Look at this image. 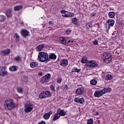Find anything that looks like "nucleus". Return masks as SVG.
<instances>
[{
  "label": "nucleus",
  "instance_id": "1",
  "mask_svg": "<svg viewBox=\"0 0 124 124\" xmlns=\"http://www.w3.org/2000/svg\"><path fill=\"white\" fill-rule=\"evenodd\" d=\"M15 106H16L15 103L12 99H9L4 101V107L6 109L12 110L14 108H15Z\"/></svg>",
  "mask_w": 124,
  "mask_h": 124
},
{
  "label": "nucleus",
  "instance_id": "2",
  "mask_svg": "<svg viewBox=\"0 0 124 124\" xmlns=\"http://www.w3.org/2000/svg\"><path fill=\"white\" fill-rule=\"evenodd\" d=\"M48 53L44 52H40L39 53L37 60L41 62H48Z\"/></svg>",
  "mask_w": 124,
  "mask_h": 124
},
{
  "label": "nucleus",
  "instance_id": "3",
  "mask_svg": "<svg viewBox=\"0 0 124 124\" xmlns=\"http://www.w3.org/2000/svg\"><path fill=\"white\" fill-rule=\"evenodd\" d=\"M103 60L106 63H109L112 61V56L110 53H104L103 55Z\"/></svg>",
  "mask_w": 124,
  "mask_h": 124
},
{
  "label": "nucleus",
  "instance_id": "4",
  "mask_svg": "<svg viewBox=\"0 0 124 124\" xmlns=\"http://www.w3.org/2000/svg\"><path fill=\"white\" fill-rule=\"evenodd\" d=\"M97 63L95 61H88L87 64H85V66L89 67V68H93L94 67H97Z\"/></svg>",
  "mask_w": 124,
  "mask_h": 124
},
{
  "label": "nucleus",
  "instance_id": "5",
  "mask_svg": "<svg viewBox=\"0 0 124 124\" xmlns=\"http://www.w3.org/2000/svg\"><path fill=\"white\" fill-rule=\"evenodd\" d=\"M52 96V94L49 91H43L40 93L39 95L40 98L44 99L46 97H50Z\"/></svg>",
  "mask_w": 124,
  "mask_h": 124
},
{
  "label": "nucleus",
  "instance_id": "6",
  "mask_svg": "<svg viewBox=\"0 0 124 124\" xmlns=\"http://www.w3.org/2000/svg\"><path fill=\"white\" fill-rule=\"evenodd\" d=\"M50 78H51V74H47L41 78L40 82L42 84H45L48 82V80H50Z\"/></svg>",
  "mask_w": 124,
  "mask_h": 124
},
{
  "label": "nucleus",
  "instance_id": "7",
  "mask_svg": "<svg viewBox=\"0 0 124 124\" xmlns=\"http://www.w3.org/2000/svg\"><path fill=\"white\" fill-rule=\"evenodd\" d=\"M114 24H115V21L113 19H109L107 21L106 25V26H108V29L107 26L106 27L107 32H108V31H109V30H110V27H113V26H114Z\"/></svg>",
  "mask_w": 124,
  "mask_h": 124
},
{
  "label": "nucleus",
  "instance_id": "8",
  "mask_svg": "<svg viewBox=\"0 0 124 124\" xmlns=\"http://www.w3.org/2000/svg\"><path fill=\"white\" fill-rule=\"evenodd\" d=\"M5 69H6V67L3 66H0V76H2V77H3L4 75H6V74H7V72L5 71Z\"/></svg>",
  "mask_w": 124,
  "mask_h": 124
},
{
  "label": "nucleus",
  "instance_id": "9",
  "mask_svg": "<svg viewBox=\"0 0 124 124\" xmlns=\"http://www.w3.org/2000/svg\"><path fill=\"white\" fill-rule=\"evenodd\" d=\"M31 103L26 104L25 105L24 112L25 113H29V112H31Z\"/></svg>",
  "mask_w": 124,
  "mask_h": 124
},
{
  "label": "nucleus",
  "instance_id": "10",
  "mask_svg": "<svg viewBox=\"0 0 124 124\" xmlns=\"http://www.w3.org/2000/svg\"><path fill=\"white\" fill-rule=\"evenodd\" d=\"M75 102L76 103H80V104H84L85 103V99L83 98H79V97H76L74 99Z\"/></svg>",
  "mask_w": 124,
  "mask_h": 124
},
{
  "label": "nucleus",
  "instance_id": "11",
  "mask_svg": "<svg viewBox=\"0 0 124 124\" xmlns=\"http://www.w3.org/2000/svg\"><path fill=\"white\" fill-rule=\"evenodd\" d=\"M5 14L7 18H10V17H12V9L11 8L7 9L5 12Z\"/></svg>",
  "mask_w": 124,
  "mask_h": 124
},
{
  "label": "nucleus",
  "instance_id": "12",
  "mask_svg": "<svg viewBox=\"0 0 124 124\" xmlns=\"http://www.w3.org/2000/svg\"><path fill=\"white\" fill-rule=\"evenodd\" d=\"M57 59V55L55 53H50L48 57L47 62L50 61L51 60L55 61Z\"/></svg>",
  "mask_w": 124,
  "mask_h": 124
},
{
  "label": "nucleus",
  "instance_id": "13",
  "mask_svg": "<svg viewBox=\"0 0 124 124\" xmlns=\"http://www.w3.org/2000/svg\"><path fill=\"white\" fill-rule=\"evenodd\" d=\"M60 64L61 66H67L68 64V60L66 59H63L60 62Z\"/></svg>",
  "mask_w": 124,
  "mask_h": 124
},
{
  "label": "nucleus",
  "instance_id": "14",
  "mask_svg": "<svg viewBox=\"0 0 124 124\" xmlns=\"http://www.w3.org/2000/svg\"><path fill=\"white\" fill-rule=\"evenodd\" d=\"M20 32L22 36H23V37H27V36H29L30 35L29 34V31L25 29H22Z\"/></svg>",
  "mask_w": 124,
  "mask_h": 124
},
{
  "label": "nucleus",
  "instance_id": "15",
  "mask_svg": "<svg viewBox=\"0 0 124 124\" xmlns=\"http://www.w3.org/2000/svg\"><path fill=\"white\" fill-rule=\"evenodd\" d=\"M10 52H11L10 48H6V49L1 51L0 54L2 56H6L7 55H9Z\"/></svg>",
  "mask_w": 124,
  "mask_h": 124
},
{
  "label": "nucleus",
  "instance_id": "16",
  "mask_svg": "<svg viewBox=\"0 0 124 124\" xmlns=\"http://www.w3.org/2000/svg\"><path fill=\"white\" fill-rule=\"evenodd\" d=\"M52 114H53V112L52 111H49L47 113H45L43 115L44 119H45V120H49L50 116H51Z\"/></svg>",
  "mask_w": 124,
  "mask_h": 124
},
{
  "label": "nucleus",
  "instance_id": "17",
  "mask_svg": "<svg viewBox=\"0 0 124 124\" xmlns=\"http://www.w3.org/2000/svg\"><path fill=\"white\" fill-rule=\"evenodd\" d=\"M57 113H58V114H59V115H60V117H61V116H65V115H66V112L64 111V110L63 109H61L60 108H59L57 110Z\"/></svg>",
  "mask_w": 124,
  "mask_h": 124
},
{
  "label": "nucleus",
  "instance_id": "18",
  "mask_svg": "<svg viewBox=\"0 0 124 124\" xmlns=\"http://www.w3.org/2000/svg\"><path fill=\"white\" fill-rule=\"evenodd\" d=\"M101 91L103 94H105V93H110L111 91H112V89L110 88H105Z\"/></svg>",
  "mask_w": 124,
  "mask_h": 124
},
{
  "label": "nucleus",
  "instance_id": "19",
  "mask_svg": "<svg viewBox=\"0 0 124 124\" xmlns=\"http://www.w3.org/2000/svg\"><path fill=\"white\" fill-rule=\"evenodd\" d=\"M102 95H103V94L102 93L101 90L96 91L94 93L95 97H100Z\"/></svg>",
  "mask_w": 124,
  "mask_h": 124
},
{
  "label": "nucleus",
  "instance_id": "20",
  "mask_svg": "<svg viewBox=\"0 0 124 124\" xmlns=\"http://www.w3.org/2000/svg\"><path fill=\"white\" fill-rule=\"evenodd\" d=\"M85 91V89L83 87H81L79 88H78L76 90V93L77 94H82L83 93H84V91Z\"/></svg>",
  "mask_w": 124,
  "mask_h": 124
},
{
  "label": "nucleus",
  "instance_id": "21",
  "mask_svg": "<svg viewBox=\"0 0 124 124\" xmlns=\"http://www.w3.org/2000/svg\"><path fill=\"white\" fill-rule=\"evenodd\" d=\"M44 47H45V45H39L36 48V51H37L38 52H40V51H42V50H43Z\"/></svg>",
  "mask_w": 124,
  "mask_h": 124
},
{
  "label": "nucleus",
  "instance_id": "22",
  "mask_svg": "<svg viewBox=\"0 0 124 124\" xmlns=\"http://www.w3.org/2000/svg\"><path fill=\"white\" fill-rule=\"evenodd\" d=\"M22 8H23V6L21 5H17L14 7V10L15 11H19V10H20Z\"/></svg>",
  "mask_w": 124,
  "mask_h": 124
},
{
  "label": "nucleus",
  "instance_id": "23",
  "mask_svg": "<svg viewBox=\"0 0 124 124\" xmlns=\"http://www.w3.org/2000/svg\"><path fill=\"white\" fill-rule=\"evenodd\" d=\"M72 23L74 24V25H76V26H78V19L76 17L73 18L71 19Z\"/></svg>",
  "mask_w": 124,
  "mask_h": 124
},
{
  "label": "nucleus",
  "instance_id": "24",
  "mask_svg": "<svg viewBox=\"0 0 124 124\" xmlns=\"http://www.w3.org/2000/svg\"><path fill=\"white\" fill-rule=\"evenodd\" d=\"M88 62H89V61H88V58H87V57H83L81 59L82 63H86V64H87V63Z\"/></svg>",
  "mask_w": 124,
  "mask_h": 124
},
{
  "label": "nucleus",
  "instance_id": "25",
  "mask_svg": "<svg viewBox=\"0 0 124 124\" xmlns=\"http://www.w3.org/2000/svg\"><path fill=\"white\" fill-rule=\"evenodd\" d=\"M60 117L61 116H60V115L57 112V113L54 114V117L53 118V121L55 122V121H57V120H59Z\"/></svg>",
  "mask_w": 124,
  "mask_h": 124
},
{
  "label": "nucleus",
  "instance_id": "26",
  "mask_svg": "<svg viewBox=\"0 0 124 124\" xmlns=\"http://www.w3.org/2000/svg\"><path fill=\"white\" fill-rule=\"evenodd\" d=\"M14 38H16V42H19L20 40V36L18 35V33H14Z\"/></svg>",
  "mask_w": 124,
  "mask_h": 124
},
{
  "label": "nucleus",
  "instance_id": "27",
  "mask_svg": "<svg viewBox=\"0 0 124 124\" xmlns=\"http://www.w3.org/2000/svg\"><path fill=\"white\" fill-rule=\"evenodd\" d=\"M115 15V12H109L108 13V16L109 18H114Z\"/></svg>",
  "mask_w": 124,
  "mask_h": 124
},
{
  "label": "nucleus",
  "instance_id": "28",
  "mask_svg": "<svg viewBox=\"0 0 124 124\" xmlns=\"http://www.w3.org/2000/svg\"><path fill=\"white\" fill-rule=\"evenodd\" d=\"M80 71H81V69H78V68H76V67H74L71 71V72H73V73H74V72H77V73H79V72H80Z\"/></svg>",
  "mask_w": 124,
  "mask_h": 124
},
{
  "label": "nucleus",
  "instance_id": "29",
  "mask_svg": "<svg viewBox=\"0 0 124 124\" xmlns=\"http://www.w3.org/2000/svg\"><path fill=\"white\" fill-rule=\"evenodd\" d=\"M90 83L93 86H95V85L97 84V80H96V79H93L91 80Z\"/></svg>",
  "mask_w": 124,
  "mask_h": 124
},
{
  "label": "nucleus",
  "instance_id": "30",
  "mask_svg": "<svg viewBox=\"0 0 124 124\" xmlns=\"http://www.w3.org/2000/svg\"><path fill=\"white\" fill-rule=\"evenodd\" d=\"M60 40L62 44H63V45H65L66 44V41L65 38H60Z\"/></svg>",
  "mask_w": 124,
  "mask_h": 124
},
{
  "label": "nucleus",
  "instance_id": "31",
  "mask_svg": "<svg viewBox=\"0 0 124 124\" xmlns=\"http://www.w3.org/2000/svg\"><path fill=\"white\" fill-rule=\"evenodd\" d=\"M9 70L10 71H16L17 70V67L16 66H12L9 67Z\"/></svg>",
  "mask_w": 124,
  "mask_h": 124
},
{
  "label": "nucleus",
  "instance_id": "32",
  "mask_svg": "<svg viewBox=\"0 0 124 124\" xmlns=\"http://www.w3.org/2000/svg\"><path fill=\"white\" fill-rule=\"evenodd\" d=\"M38 65V62H31V68H34V67H36Z\"/></svg>",
  "mask_w": 124,
  "mask_h": 124
},
{
  "label": "nucleus",
  "instance_id": "33",
  "mask_svg": "<svg viewBox=\"0 0 124 124\" xmlns=\"http://www.w3.org/2000/svg\"><path fill=\"white\" fill-rule=\"evenodd\" d=\"M6 19V17L3 15L0 16V22H3Z\"/></svg>",
  "mask_w": 124,
  "mask_h": 124
},
{
  "label": "nucleus",
  "instance_id": "34",
  "mask_svg": "<svg viewBox=\"0 0 124 124\" xmlns=\"http://www.w3.org/2000/svg\"><path fill=\"white\" fill-rule=\"evenodd\" d=\"M86 28L87 30H90V29H92L93 28V25L92 24V23H88L87 24H86Z\"/></svg>",
  "mask_w": 124,
  "mask_h": 124
},
{
  "label": "nucleus",
  "instance_id": "35",
  "mask_svg": "<svg viewBox=\"0 0 124 124\" xmlns=\"http://www.w3.org/2000/svg\"><path fill=\"white\" fill-rule=\"evenodd\" d=\"M111 79H113V76L110 74H108L106 76V79L107 80H111Z\"/></svg>",
  "mask_w": 124,
  "mask_h": 124
},
{
  "label": "nucleus",
  "instance_id": "36",
  "mask_svg": "<svg viewBox=\"0 0 124 124\" xmlns=\"http://www.w3.org/2000/svg\"><path fill=\"white\" fill-rule=\"evenodd\" d=\"M68 15L69 18H72V17H74L75 14L71 12H68Z\"/></svg>",
  "mask_w": 124,
  "mask_h": 124
},
{
  "label": "nucleus",
  "instance_id": "37",
  "mask_svg": "<svg viewBox=\"0 0 124 124\" xmlns=\"http://www.w3.org/2000/svg\"><path fill=\"white\" fill-rule=\"evenodd\" d=\"M14 60L16 62H19L21 60V57L19 56H16L14 58Z\"/></svg>",
  "mask_w": 124,
  "mask_h": 124
},
{
  "label": "nucleus",
  "instance_id": "38",
  "mask_svg": "<svg viewBox=\"0 0 124 124\" xmlns=\"http://www.w3.org/2000/svg\"><path fill=\"white\" fill-rule=\"evenodd\" d=\"M88 124H93V119H90L87 121Z\"/></svg>",
  "mask_w": 124,
  "mask_h": 124
},
{
  "label": "nucleus",
  "instance_id": "39",
  "mask_svg": "<svg viewBox=\"0 0 124 124\" xmlns=\"http://www.w3.org/2000/svg\"><path fill=\"white\" fill-rule=\"evenodd\" d=\"M17 93H23V90H22V88L20 87H18L17 88Z\"/></svg>",
  "mask_w": 124,
  "mask_h": 124
},
{
  "label": "nucleus",
  "instance_id": "40",
  "mask_svg": "<svg viewBox=\"0 0 124 124\" xmlns=\"http://www.w3.org/2000/svg\"><path fill=\"white\" fill-rule=\"evenodd\" d=\"M50 89L51 91L53 92V93H55V92H56V90H55V86H54V85H51L50 86Z\"/></svg>",
  "mask_w": 124,
  "mask_h": 124
},
{
  "label": "nucleus",
  "instance_id": "41",
  "mask_svg": "<svg viewBox=\"0 0 124 124\" xmlns=\"http://www.w3.org/2000/svg\"><path fill=\"white\" fill-rule=\"evenodd\" d=\"M62 78H59L57 79V82L59 84H61L62 83Z\"/></svg>",
  "mask_w": 124,
  "mask_h": 124
},
{
  "label": "nucleus",
  "instance_id": "42",
  "mask_svg": "<svg viewBox=\"0 0 124 124\" xmlns=\"http://www.w3.org/2000/svg\"><path fill=\"white\" fill-rule=\"evenodd\" d=\"M93 44L95 46H96V45H98V41H97V40H95L94 41H93Z\"/></svg>",
  "mask_w": 124,
  "mask_h": 124
},
{
  "label": "nucleus",
  "instance_id": "43",
  "mask_svg": "<svg viewBox=\"0 0 124 124\" xmlns=\"http://www.w3.org/2000/svg\"><path fill=\"white\" fill-rule=\"evenodd\" d=\"M71 29H67L66 30V32L67 33V34H69V33H70V32H71Z\"/></svg>",
  "mask_w": 124,
  "mask_h": 124
},
{
  "label": "nucleus",
  "instance_id": "44",
  "mask_svg": "<svg viewBox=\"0 0 124 124\" xmlns=\"http://www.w3.org/2000/svg\"><path fill=\"white\" fill-rule=\"evenodd\" d=\"M68 89H69L68 88V86H67V85H65V86L64 87V89L65 90V91H67V90H68Z\"/></svg>",
  "mask_w": 124,
  "mask_h": 124
},
{
  "label": "nucleus",
  "instance_id": "45",
  "mask_svg": "<svg viewBox=\"0 0 124 124\" xmlns=\"http://www.w3.org/2000/svg\"><path fill=\"white\" fill-rule=\"evenodd\" d=\"M65 12H66L63 10H62L61 11V13H62V14H65Z\"/></svg>",
  "mask_w": 124,
  "mask_h": 124
},
{
  "label": "nucleus",
  "instance_id": "46",
  "mask_svg": "<svg viewBox=\"0 0 124 124\" xmlns=\"http://www.w3.org/2000/svg\"><path fill=\"white\" fill-rule=\"evenodd\" d=\"M62 17H68V14H65V15H62Z\"/></svg>",
  "mask_w": 124,
  "mask_h": 124
},
{
  "label": "nucleus",
  "instance_id": "47",
  "mask_svg": "<svg viewBox=\"0 0 124 124\" xmlns=\"http://www.w3.org/2000/svg\"><path fill=\"white\" fill-rule=\"evenodd\" d=\"M49 25H51V26H53L55 25V24L54 23V22H53V21H49Z\"/></svg>",
  "mask_w": 124,
  "mask_h": 124
},
{
  "label": "nucleus",
  "instance_id": "48",
  "mask_svg": "<svg viewBox=\"0 0 124 124\" xmlns=\"http://www.w3.org/2000/svg\"><path fill=\"white\" fill-rule=\"evenodd\" d=\"M59 91H60V87H58L57 88H56V92L57 93H58L59 92Z\"/></svg>",
  "mask_w": 124,
  "mask_h": 124
},
{
  "label": "nucleus",
  "instance_id": "49",
  "mask_svg": "<svg viewBox=\"0 0 124 124\" xmlns=\"http://www.w3.org/2000/svg\"><path fill=\"white\" fill-rule=\"evenodd\" d=\"M38 75H39V76H42V72H40L38 74Z\"/></svg>",
  "mask_w": 124,
  "mask_h": 124
},
{
  "label": "nucleus",
  "instance_id": "50",
  "mask_svg": "<svg viewBox=\"0 0 124 124\" xmlns=\"http://www.w3.org/2000/svg\"><path fill=\"white\" fill-rule=\"evenodd\" d=\"M99 114V113L97 112L95 113V116H98V114Z\"/></svg>",
  "mask_w": 124,
  "mask_h": 124
},
{
  "label": "nucleus",
  "instance_id": "51",
  "mask_svg": "<svg viewBox=\"0 0 124 124\" xmlns=\"http://www.w3.org/2000/svg\"><path fill=\"white\" fill-rule=\"evenodd\" d=\"M71 42V40L68 41V43H70Z\"/></svg>",
  "mask_w": 124,
  "mask_h": 124
},
{
  "label": "nucleus",
  "instance_id": "52",
  "mask_svg": "<svg viewBox=\"0 0 124 124\" xmlns=\"http://www.w3.org/2000/svg\"><path fill=\"white\" fill-rule=\"evenodd\" d=\"M30 66L31 67V62L30 63Z\"/></svg>",
  "mask_w": 124,
  "mask_h": 124
},
{
  "label": "nucleus",
  "instance_id": "53",
  "mask_svg": "<svg viewBox=\"0 0 124 124\" xmlns=\"http://www.w3.org/2000/svg\"><path fill=\"white\" fill-rule=\"evenodd\" d=\"M71 43H73V41H71Z\"/></svg>",
  "mask_w": 124,
  "mask_h": 124
},
{
  "label": "nucleus",
  "instance_id": "54",
  "mask_svg": "<svg viewBox=\"0 0 124 124\" xmlns=\"http://www.w3.org/2000/svg\"><path fill=\"white\" fill-rule=\"evenodd\" d=\"M33 9H34V7H33Z\"/></svg>",
  "mask_w": 124,
  "mask_h": 124
},
{
  "label": "nucleus",
  "instance_id": "55",
  "mask_svg": "<svg viewBox=\"0 0 124 124\" xmlns=\"http://www.w3.org/2000/svg\"><path fill=\"white\" fill-rule=\"evenodd\" d=\"M32 107H33L32 106V108H31V109H32V108H33Z\"/></svg>",
  "mask_w": 124,
  "mask_h": 124
}]
</instances>
